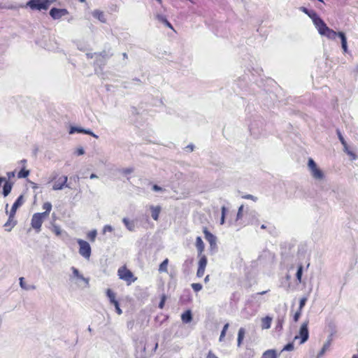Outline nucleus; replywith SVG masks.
I'll return each mask as SVG.
<instances>
[{"label":"nucleus","mask_w":358,"mask_h":358,"mask_svg":"<svg viewBox=\"0 0 358 358\" xmlns=\"http://www.w3.org/2000/svg\"><path fill=\"white\" fill-rule=\"evenodd\" d=\"M308 16L311 18L313 24L320 36H326L330 40L335 39L337 36H339L341 40L343 52H348L347 38L343 32L340 31L337 33L331 29L315 12H312L311 14H308Z\"/></svg>","instance_id":"obj_1"},{"label":"nucleus","mask_w":358,"mask_h":358,"mask_svg":"<svg viewBox=\"0 0 358 358\" xmlns=\"http://www.w3.org/2000/svg\"><path fill=\"white\" fill-rule=\"evenodd\" d=\"M308 169L310 173V176L313 179L317 181L324 180V173L312 158H309L308 160Z\"/></svg>","instance_id":"obj_2"},{"label":"nucleus","mask_w":358,"mask_h":358,"mask_svg":"<svg viewBox=\"0 0 358 358\" xmlns=\"http://www.w3.org/2000/svg\"><path fill=\"white\" fill-rule=\"evenodd\" d=\"M51 3L50 0H29L25 7L29 8L31 10L45 11Z\"/></svg>","instance_id":"obj_3"},{"label":"nucleus","mask_w":358,"mask_h":358,"mask_svg":"<svg viewBox=\"0 0 358 358\" xmlns=\"http://www.w3.org/2000/svg\"><path fill=\"white\" fill-rule=\"evenodd\" d=\"M117 275L120 279L125 281L127 285H130L137 280V278L125 265L118 268Z\"/></svg>","instance_id":"obj_4"},{"label":"nucleus","mask_w":358,"mask_h":358,"mask_svg":"<svg viewBox=\"0 0 358 358\" xmlns=\"http://www.w3.org/2000/svg\"><path fill=\"white\" fill-rule=\"evenodd\" d=\"M46 218L48 217L41 213H36L32 215L31 226L36 233L41 231L42 224Z\"/></svg>","instance_id":"obj_5"},{"label":"nucleus","mask_w":358,"mask_h":358,"mask_svg":"<svg viewBox=\"0 0 358 358\" xmlns=\"http://www.w3.org/2000/svg\"><path fill=\"white\" fill-rule=\"evenodd\" d=\"M77 243L79 245V253L85 259H89L91 256V247L90 244L82 239H78Z\"/></svg>","instance_id":"obj_6"},{"label":"nucleus","mask_w":358,"mask_h":358,"mask_svg":"<svg viewBox=\"0 0 358 358\" xmlns=\"http://www.w3.org/2000/svg\"><path fill=\"white\" fill-rule=\"evenodd\" d=\"M106 295L109 299L110 303L115 306L116 313L118 315H121L122 313V311L120 308L118 301L116 299L115 294L110 289H108L106 290Z\"/></svg>","instance_id":"obj_7"},{"label":"nucleus","mask_w":358,"mask_h":358,"mask_svg":"<svg viewBox=\"0 0 358 358\" xmlns=\"http://www.w3.org/2000/svg\"><path fill=\"white\" fill-rule=\"evenodd\" d=\"M308 338V324L303 323L299 330V336H295L294 339H300V343L302 344L305 343Z\"/></svg>","instance_id":"obj_8"},{"label":"nucleus","mask_w":358,"mask_h":358,"mask_svg":"<svg viewBox=\"0 0 358 358\" xmlns=\"http://www.w3.org/2000/svg\"><path fill=\"white\" fill-rule=\"evenodd\" d=\"M67 14L68 11L66 9L64 8H53L50 10V16L55 20L59 19L62 16L66 15Z\"/></svg>","instance_id":"obj_9"},{"label":"nucleus","mask_w":358,"mask_h":358,"mask_svg":"<svg viewBox=\"0 0 358 358\" xmlns=\"http://www.w3.org/2000/svg\"><path fill=\"white\" fill-rule=\"evenodd\" d=\"M67 180V176L59 177L54 182L52 189L55 190L62 189L66 185Z\"/></svg>","instance_id":"obj_10"},{"label":"nucleus","mask_w":358,"mask_h":358,"mask_svg":"<svg viewBox=\"0 0 358 358\" xmlns=\"http://www.w3.org/2000/svg\"><path fill=\"white\" fill-rule=\"evenodd\" d=\"M15 215L9 213L8 219L3 225L6 231H10L11 229L16 225L17 221L15 220Z\"/></svg>","instance_id":"obj_11"},{"label":"nucleus","mask_w":358,"mask_h":358,"mask_svg":"<svg viewBox=\"0 0 358 358\" xmlns=\"http://www.w3.org/2000/svg\"><path fill=\"white\" fill-rule=\"evenodd\" d=\"M82 133V134H89L96 138H98V136H96V134H94L92 131H91L90 130H87V129H82V128H80V127H71L70 128V130H69V134H73L74 133Z\"/></svg>","instance_id":"obj_12"},{"label":"nucleus","mask_w":358,"mask_h":358,"mask_svg":"<svg viewBox=\"0 0 358 358\" xmlns=\"http://www.w3.org/2000/svg\"><path fill=\"white\" fill-rule=\"evenodd\" d=\"M207 264V259L205 256H201L199 262V268L197 271V275L201 277L205 271V268Z\"/></svg>","instance_id":"obj_13"},{"label":"nucleus","mask_w":358,"mask_h":358,"mask_svg":"<svg viewBox=\"0 0 358 358\" xmlns=\"http://www.w3.org/2000/svg\"><path fill=\"white\" fill-rule=\"evenodd\" d=\"M24 202V196L20 195L18 196V198L16 199V201L14 202V203L12 206V208L9 213L15 215L17 209L22 206V204Z\"/></svg>","instance_id":"obj_14"},{"label":"nucleus","mask_w":358,"mask_h":358,"mask_svg":"<svg viewBox=\"0 0 358 358\" xmlns=\"http://www.w3.org/2000/svg\"><path fill=\"white\" fill-rule=\"evenodd\" d=\"M272 322L271 317L266 316L261 320V327L262 329H268L270 328Z\"/></svg>","instance_id":"obj_15"},{"label":"nucleus","mask_w":358,"mask_h":358,"mask_svg":"<svg viewBox=\"0 0 358 358\" xmlns=\"http://www.w3.org/2000/svg\"><path fill=\"white\" fill-rule=\"evenodd\" d=\"M203 233L205 234L206 238L210 243V245L214 246L216 243V238L206 229H204Z\"/></svg>","instance_id":"obj_16"},{"label":"nucleus","mask_w":358,"mask_h":358,"mask_svg":"<svg viewBox=\"0 0 358 358\" xmlns=\"http://www.w3.org/2000/svg\"><path fill=\"white\" fill-rule=\"evenodd\" d=\"M92 15L94 17L98 19L101 22H106V20L105 18V15L103 11L99 10H94L92 12Z\"/></svg>","instance_id":"obj_17"},{"label":"nucleus","mask_w":358,"mask_h":358,"mask_svg":"<svg viewBox=\"0 0 358 358\" xmlns=\"http://www.w3.org/2000/svg\"><path fill=\"white\" fill-rule=\"evenodd\" d=\"M43 209L45 210L44 212L41 213L42 214H43L45 216H46L47 217H48L49 215H50V213L52 210V204L50 202H45L43 204Z\"/></svg>","instance_id":"obj_18"},{"label":"nucleus","mask_w":358,"mask_h":358,"mask_svg":"<svg viewBox=\"0 0 358 358\" xmlns=\"http://www.w3.org/2000/svg\"><path fill=\"white\" fill-rule=\"evenodd\" d=\"M181 319L182 322L187 323L192 320V313L190 310H187L183 313L181 315Z\"/></svg>","instance_id":"obj_19"},{"label":"nucleus","mask_w":358,"mask_h":358,"mask_svg":"<svg viewBox=\"0 0 358 358\" xmlns=\"http://www.w3.org/2000/svg\"><path fill=\"white\" fill-rule=\"evenodd\" d=\"M196 245L199 253L201 254L204 250V243L201 237L196 238Z\"/></svg>","instance_id":"obj_20"},{"label":"nucleus","mask_w":358,"mask_h":358,"mask_svg":"<svg viewBox=\"0 0 358 358\" xmlns=\"http://www.w3.org/2000/svg\"><path fill=\"white\" fill-rule=\"evenodd\" d=\"M262 358H277V355L274 350H267L263 354Z\"/></svg>","instance_id":"obj_21"},{"label":"nucleus","mask_w":358,"mask_h":358,"mask_svg":"<svg viewBox=\"0 0 358 358\" xmlns=\"http://www.w3.org/2000/svg\"><path fill=\"white\" fill-rule=\"evenodd\" d=\"M159 21L162 23L165 27L169 28L173 32H176L175 29L172 27V25L169 23V22L165 17H160Z\"/></svg>","instance_id":"obj_22"},{"label":"nucleus","mask_w":358,"mask_h":358,"mask_svg":"<svg viewBox=\"0 0 358 358\" xmlns=\"http://www.w3.org/2000/svg\"><path fill=\"white\" fill-rule=\"evenodd\" d=\"M96 230H92V231H90L87 233V238L91 241V242H94L95 241V238H96Z\"/></svg>","instance_id":"obj_23"},{"label":"nucleus","mask_w":358,"mask_h":358,"mask_svg":"<svg viewBox=\"0 0 358 358\" xmlns=\"http://www.w3.org/2000/svg\"><path fill=\"white\" fill-rule=\"evenodd\" d=\"M29 171L28 170L22 169L18 172L17 177L19 178H27L29 176Z\"/></svg>","instance_id":"obj_24"},{"label":"nucleus","mask_w":358,"mask_h":358,"mask_svg":"<svg viewBox=\"0 0 358 358\" xmlns=\"http://www.w3.org/2000/svg\"><path fill=\"white\" fill-rule=\"evenodd\" d=\"M123 222L124 223L125 226L130 230L132 231L134 228V224L133 222H130L128 219L124 218Z\"/></svg>","instance_id":"obj_25"},{"label":"nucleus","mask_w":358,"mask_h":358,"mask_svg":"<svg viewBox=\"0 0 358 358\" xmlns=\"http://www.w3.org/2000/svg\"><path fill=\"white\" fill-rule=\"evenodd\" d=\"M245 335V331L243 329H241L238 331V345H240Z\"/></svg>","instance_id":"obj_26"},{"label":"nucleus","mask_w":358,"mask_h":358,"mask_svg":"<svg viewBox=\"0 0 358 358\" xmlns=\"http://www.w3.org/2000/svg\"><path fill=\"white\" fill-rule=\"evenodd\" d=\"M168 259H165L161 264H160V266H159V270L161 271H164L166 272L167 271V266H168Z\"/></svg>","instance_id":"obj_27"},{"label":"nucleus","mask_w":358,"mask_h":358,"mask_svg":"<svg viewBox=\"0 0 358 358\" xmlns=\"http://www.w3.org/2000/svg\"><path fill=\"white\" fill-rule=\"evenodd\" d=\"M72 271L75 277L80 279H83V277L82 275L80 274L78 270L75 267H72Z\"/></svg>","instance_id":"obj_28"},{"label":"nucleus","mask_w":358,"mask_h":358,"mask_svg":"<svg viewBox=\"0 0 358 358\" xmlns=\"http://www.w3.org/2000/svg\"><path fill=\"white\" fill-rule=\"evenodd\" d=\"M345 150L352 159H356L357 156L354 152L349 150L347 148H345Z\"/></svg>","instance_id":"obj_29"},{"label":"nucleus","mask_w":358,"mask_h":358,"mask_svg":"<svg viewBox=\"0 0 358 358\" xmlns=\"http://www.w3.org/2000/svg\"><path fill=\"white\" fill-rule=\"evenodd\" d=\"M293 349H294V345H293V344H292V343H289V344L286 345L283 348L282 350L291 351V350H292Z\"/></svg>","instance_id":"obj_30"},{"label":"nucleus","mask_w":358,"mask_h":358,"mask_svg":"<svg viewBox=\"0 0 358 358\" xmlns=\"http://www.w3.org/2000/svg\"><path fill=\"white\" fill-rule=\"evenodd\" d=\"M192 288L195 290V291H199L202 289V286L201 284H199V283H194V284H192Z\"/></svg>","instance_id":"obj_31"},{"label":"nucleus","mask_w":358,"mask_h":358,"mask_svg":"<svg viewBox=\"0 0 358 358\" xmlns=\"http://www.w3.org/2000/svg\"><path fill=\"white\" fill-rule=\"evenodd\" d=\"M53 232L57 235L59 236L61 234V229L58 226H54Z\"/></svg>","instance_id":"obj_32"},{"label":"nucleus","mask_w":358,"mask_h":358,"mask_svg":"<svg viewBox=\"0 0 358 358\" xmlns=\"http://www.w3.org/2000/svg\"><path fill=\"white\" fill-rule=\"evenodd\" d=\"M228 327H229V324H226L223 328V330L221 333V335H220V340L225 336V334H226V331L228 329Z\"/></svg>","instance_id":"obj_33"},{"label":"nucleus","mask_w":358,"mask_h":358,"mask_svg":"<svg viewBox=\"0 0 358 358\" xmlns=\"http://www.w3.org/2000/svg\"><path fill=\"white\" fill-rule=\"evenodd\" d=\"M301 276H302V268L299 267L297 271V273H296V277L299 281H301Z\"/></svg>","instance_id":"obj_34"},{"label":"nucleus","mask_w":358,"mask_h":358,"mask_svg":"<svg viewBox=\"0 0 358 358\" xmlns=\"http://www.w3.org/2000/svg\"><path fill=\"white\" fill-rule=\"evenodd\" d=\"M244 199H250V200H252L254 201H255L257 200V198L252 195H250V194H248V195H245L243 196Z\"/></svg>","instance_id":"obj_35"},{"label":"nucleus","mask_w":358,"mask_h":358,"mask_svg":"<svg viewBox=\"0 0 358 358\" xmlns=\"http://www.w3.org/2000/svg\"><path fill=\"white\" fill-rule=\"evenodd\" d=\"M243 210V206H241L238 208V213H237L238 218H241L242 217Z\"/></svg>","instance_id":"obj_36"},{"label":"nucleus","mask_w":358,"mask_h":358,"mask_svg":"<svg viewBox=\"0 0 358 358\" xmlns=\"http://www.w3.org/2000/svg\"><path fill=\"white\" fill-rule=\"evenodd\" d=\"M20 286L24 288V289H27L24 283V278H20Z\"/></svg>","instance_id":"obj_37"},{"label":"nucleus","mask_w":358,"mask_h":358,"mask_svg":"<svg viewBox=\"0 0 358 358\" xmlns=\"http://www.w3.org/2000/svg\"><path fill=\"white\" fill-rule=\"evenodd\" d=\"M133 172V169H126L123 170V173L125 174H129Z\"/></svg>","instance_id":"obj_38"},{"label":"nucleus","mask_w":358,"mask_h":358,"mask_svg":"<svg viewBox=\"0 0 358 358\" xmlns=\"http://www.w3.org/2000/svg\"><path fill=\"white\" fill-rule=\"evenodd\" d=\"M152 217L155 220H157V210H152Z\"/></svg>","instance_id":"obj_39"},{"label":"nucleus","mask_w":358,"mask_h":358,"mask_svg":"<svg viewBox=\"0 0 358 358\" xmlns=\"http://www.w3.org/2000/svg\"><path fill=\"white\" fill-rule=\"evenodd\" d=\"M78 155H82L84 154V150L83 148H79L77 150Z\"/></svg>","instance_id":"obj_40"},{"label":"nucleus","mask_w":358,"mask_h":358,"mask_svg":"<svg viewBox=\"0 0 358 358\" xmlns=\"http://www.w3.org/2000/svg\"><path fill=\"white\" fill-rule=\"evenodd\" d=\"M207 358H217L213 353L209 352Z\"/></svg>","instance_id":"obj_41"},{"label":"nucleus","mask_w":358,"mask_h":358,"mask_svg":"<svg viewBox=\"0 0 358 358\" xmlns=\"http://www.w3.org/2000/svg\"><path fill=\"white\" fill-rule=\"evenodd\" d=\"M224 217H225V215H224V212H223V213H222V217H221V220H220V222L221 224H224Z\"/></svg>","instance_id":"obj_42"},{"label":"nucleus","mask_w":358,"mask_h":358,"mask_svg":"<svg viewBox=\"0 0 358 358\" xmlns=\"http://www.w3.org/2000/svg\"><path fill=\"white\" fill-rule=\"evenodd\" d=\"M301 10H302L303 13H305L306 14H307L308 15V14H311V13H309V12L308 11V10H307L306 8H301Z\"/></svg>","instance_id":"obj_43"},{"label":"nucleus","mask_w":358,"mask_h":358,"mask_svg":"<svg viewBox=\"0 0 358 358\" xmlns=\"http://www.w3.org/2000/svg\"><path fill=\"white\" fill-rule=\"evenodd\" d=\"M165 298L163 297L162 299L161 303H160V308H163Z\"/></svg>","instance_id":"obj_44"},{"label":"nucleus","mask_w":358,"mask_h":358,"mask_svg":"<svg viewBox=\"0 0 358 358\" xmlns=\"http://www.w3.org/2000/svg\"><path fill=\"white\" fill-rule=\"evenodd\" d=\"M96 178H97L96 175H95L94 173L91 174V176H90L91 179Z\"/></svg>","instance_id":"obj_45"},{"label":"nucleus","mask_w":358,"mask_h":358,"mask_svg":"<svg viewBox=\"0 0 358 358\" xmlns=\"http://www.w3.org/2000/svg\"><path fill=\"white\" fill-rule=\"evenodd\" d=\"M304 303H305V299H302V300L301 301V304H300V305H301V307H302V306L304 305Z\"/></svg>","instance_id":"obj_46"},{"label":"nucleus","mask_w":358,"mask_h":358,"mask_svg":"<svg viewBox=\"0 0 358 358\" xmlns=\"http://www.w3.org/2000/svg\"><path fill=\"white\" fill-rule=\"evenodd\" d=\"M152 189H153L154 190H157V185H154L152 186Z\"/></svg>","instance_id":"obj_47"},{"label":"nucleus","mask_w":358,"mask_h":358,"mask_svg":"<svg viewBox=\"0 0 358 358\" xmlns=\"http://www.w3.org/2000/svg\"><path fill=\"white\" fill-rule=\"evenodd\" d=\"M123 55V57H124V59H127V53H123V55Z\"/></svg>","instance_id":"obj_48"},{"label":"nucleus","mask_w":358,"mask_h":358,"mask_svg":"<svg viewBox=\"0 0 358 358\" xmlns=\"http://www.w3.org/2000/svg\"><path fill=\"white\" fill-rule=\"evenodd\" d=\"M222 213H223V212H224V213H225V211H226V208H225L224 207H222Z\"/></svg>","instance_id":"obj_49"},{"label":"nucleus","mask_w":358,"mask_h":358,"mask_svg":"<svg viewBox=\"0 0 358 358\" xmlns=\"http://www.w3.org/2000/svg\"><path fill=\"white\" fill-rule=\"evenodd\" d=\"M208 275H207L206 278H205V281L207 282L208 280Z\"/></svg>","instance_id":"obj_50"},{"label":"nucleus","mask_w":358,"mask_h":358,"mask_svg":"<svg viewBox=\"0 0 358 358\" xmlns=\"http://www.w3.org/2000/svg\"><path fill=\"white\" fill-rule=\"evenodd\" d=\"M14 176V173H11L10 176H8V178H10V176Z\"/></svg>","instance_id":"obj_51"},{"label":"nucleus","mask_w":358,"mask_h":358,"mask_svg":"<svg viewBox=\"0 0 358 358\" xmlns=\"http://www.w3.org/2000/svg\"><path fill=\"white\" fill-rule=\"evenodd\" d=\"M14 176V173H11L10 176H8V178H10V176Z\"/></svg>","instance_id":"obj_52"},{"label":"nucleus","mask_w":358,"mask_h":358,"mask_svg":"<svg viewBox=\"0 0 358 358\" xmlns=\"http://www.w3.org/2000/svg\"><path fill=\"white\" fill-rule=\"evenodd\" d=\"M14 176V173H11L10 176H8V178H10V176Z\"/></svg>","instance_id":"obj_53"},{"label":"nucleus","mask_w":358,"mask_h":358,"mask_svg":"<svg viewBox=\"0 0 358 358\" xmlns=\"http://www.w3.org/2000/svg\"><path fill=\"white\" fill-rule=\"evenodd\" d=\"M8 206V204H6V213H8V210H7Z\"/></svg>","instance_id":"obj_54"},{"label":"nucleus","mask_w":358,"mask_h":358,"mask_svg":"<svg viewBox=\"0 0 358 358\" xmlns=\"http://www.w3.org/2000/svg\"><path fill=\"white\" fill-rule=\"evenodd\" d=\"M107 227L109 229V230H111V227L110 226H108Z\"/></svg>","instance_id":"obj_55"},{"label":"nucleus","mask_w":358,"mask_h":358,"mask_svg":"<svg viewBox=\"0 0 358 358\" xmlns=\"http://www.w3.org/2000/svg\"><path fill=\"white\" fill-rule=\"evenodd\" d=\"M80 2H84L85 0H79Z\"/></svg>","instance_id":"obj_56"},{"label":"nucleus","mask_w":358,"mask_h":358,"mask_svg":"<svg viewBox=\"0 0 358 358\" xmlns=\"http://www.w3.org/2000/svg\"><path fill=\"white\" fill-rule=\"evenodd\" d=\"M353 358H358V356H354Z\"/></svg>","instance_id":"obj_57"}]
</instances>
